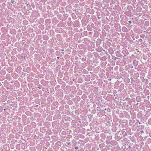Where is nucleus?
Segmentation results:
<instances>
[{"instance_id": "obj_1", "label": "nucleus", "mask_w": 151, "mask_h": 151, "mask_svg": "<svg viewBox=\"0 0 151 151\" xmlns=\"http://www.w3.org/2000/svg\"><path fill=\"white\" fill-rule=\"evenodd\" d=\"M129 23H131V21H129Z\"/></svg>"}, {"instance_id": "obj_2", "label": "nucleus", "mask_w": 151, "mask_h": 151, "mask_svg": "<svg viewBox=\"0 0 151 151\" xmlns=\"http://www.w3.org/2000/svg\"><path fill=\"white\" fill-rule=\"evenodd\" d=\"M13 2H14V1H12V2L13 3Z\"/></svg>"}, {"instance_id": "obj_3", "label": "nucleus", "mask_w": 151, "mask_h": 151, "mask_svg": "<svg viewBox=\"0 0 151 151\" xmlns=\"http://www.w3.org/2000/svg\"><path fill=\"white\" fill-rule=\"evenodd\" d=\"M57 58L59 59V57H57Z\"/></svg>"}, {"instance_id": "obj_4", "label": "nucleus", "mask_w": 151, "mask_h": 151, "mask_svg": "<svg viewBox=\"0 0 151 151\" xmlns=\"http://www.w3.org/2000/svg\"><path fill=\"white\" fill-rule=\"evenodd\" d=\"M62 51H64V50L63 49L62 50Z\"/></svg>"}]
</instances>
